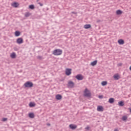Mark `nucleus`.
Listing matches in <instances>:
<instances>
[{
  "label": "nucleus",
  "mask_w": 131,
  "mask_h": 131,
  "mask_svg": "<svg viewBox=\"0 0 131 131\" xmlns=\"http://www.w3.org/2000/svg\"><path fill=\"white\" fill-rule=\"evenodd\" d=\"M47 125H48V126H50L51 125V124L48 123V124H47Z\"/></svg>",
  "instance_id": "obj_35"
},
{
  "label": "nucleus",
  "mask_w": 131,
  "mask_h": 131,
  "mask_svg": "<svg viewBox=\"0 0 131 131\" xmlns=\"http://www.w3.org/2000/svg\"><path fill=\"white\" fill-rule=\"evenodd\" d=\"M113 77H114L115 80H118V79H119L120 78V77L119 76V75H118V74H116L114 75Z\"/></svg>",
  "instance_id": "obj_11"
},
{
  "label": "nucleus",
  "mask_w": 131,
  "mask_h": 131,
  "mask_svg": "<svg viewBox=\"0 0 131 131\" xmlns=\"http://www.w3.org/2000/svg\"><path fill=\"white\" fill-rule=\"evenodd\" d=\"M10 57L12 58V59H15L16 58V53L15 52H13L11 54Z\"/></svg>",
  "instance_id": "obj_18"
},
{
  "label": "nucleus",
  "mask_w": 131,
  "mask_h": 131,
  "mask_svg": "<svg viewBox=\"0 0 131 131\" xmlns=\"http://www.w3.org/2000/svg\"><path fill=\"white\" fill-rule=\"evenodd\" d=\"M62 51L61 49H55L53 51V54L54 56H59L60 55H62Z\"/></svg>",
  "instance_id": "obj_1"
},
{
  "label": "nucleus",
  "mask_w": 131,
  "mask_h": 131,
  "mask_svg": "<svg viewBox=\"0 0 131 131\" xmlns=\"http://www.w3.org/2000/svg\"><path fill=\"white\" fill-rule=\"evenodd\" d=\"M75 77L77 80H82V79H83V76L81 74H78Z\"/></svg>",
  "instance_id": "obj_4"
},
{
  "label": "nucleus",
  "mask_w": 131,
  "mask_h": 131,
  "mask_svg": "<svg viewBox=\"0 0 131 131\" xmlns=\"http://www.w3.org/2000/svg\"><path fill=\"white\" fill-rule=\"evenodd\" d=\"M128 110H129V112L131 113V107H129Z\"/></svg>",
  "instance_id": "obj_34"
},
{
  "label": "nucleus",
  "mask_w": 131,
  "mask_h": 131,
  "mask_svg": "<svg viewBox=\"0 0 131 131\" xmlns=\"http://www.w3.org/2000/svg\"><path fill=\"white\" fill-rule=\"evenodd\" d=\"M17 43L19 45H21V43H23V38H18L16 40Z\"/></svg>",
  "instance_id": "obj_7"
},
{
  "label": "nucleus",
  "mask_w": 131,
  "mask_h": 131,
  "mask_svg": "<svg viewBox=\"0 0 131 131\" xmlns=\"http://www.w3.org/2000/svg\"><path fill=\"white\" fill-rule=\"evenodd\" d=\"M114 101H115V99L114 98H111L109 99L108 100V103H110V104H113V103H114Z\"/></svg>",
  "instance_id": "obj_17"
},
{
  "label": "nucleus",
  "mask_w": 131,
  "mask_h": 131,
  "mask_svg": "<svg viewBox=\"0 0 131 131\" xmlns=\"http://www.w3.org/2000/svg\"><path fill=\"white\" fill-rule=\"evenodd\" d=\"M118 42L119 45H124V40L122 39H120L118 40Z\"/></svg>",
  "instance_id": "obj_15"
},
{
  "label": "nucleus",
  "mask_w": 131,
  "mask_h": 131,
  "mask_svg": "<svg viewBox=\"0 0 131 131\" xmlns=\"http://www.w3.org/2000/svg\"><path fill=\"white\" fill-rule=\"evenodd\" d=\"M102 96H100V98H102Z\"/></svg>",
  "instance_id": "obj_37"
},
{
  "label": "nucleus",
  "mask_w": 131,
  "mask_h": 131,
  "mask_svg": "<svg viewBox=\"0 0 131 131\" xmlns=\"http://www.w3.org/2000/svg\"><path fill=\"white\" fill-rule=\"evenodd\" d=\"M29 117L30 118H34V114L33 113H29Z\"/></svg>",
  "instance_id": "obj_19"
},
{
  "label": "nucleus",
  "mask_w": 131,
  "mask_h": 131,
  "mask_svg": "<svg viewBox=\"0 0 131 131\" xmlns=\"http://www.w3.org/2000/svg\"><path fill=\"white\" fill-rule=\"evenodd\" d=\"M92 28V26L90 24H86L84 26V28L85 29H90V28Z\"/></svg>",
  "instance_id": "obj_12"
},
{
  "label": "nucleus",
  "mask_w": 131,
  "mask_h": 131,
  "mask_svg": "<svg viewBox=\"0 0 131 131\" xmlns=\"http://www.w3.org/2000/svg\"><path fill=\"white\" fill-rule=\"evenodd\" d=\"M85 129H87V130H90V126H87L85 128Z\"/></svg>",
  "instance_id": "obj_29"
},
{
  "label": "nucleus",
  "mask_w": 131,
  "mask_h": 131,
  "mask_svg": "<svg viewBox=\"0 0 131 131\" xmlns=\"http://www.w3.org/2000/svg\"><path fill=\"white\" fill-rule=\"evenodd\" d=\"M37 59H39V60H41L42 59V56H38Z\"/></svg>",
  "instance_id": "obj_27"
},
{
  "label": "nucleus",
  "mask_w": 131,
  "mask_h": 131,
  "mask_svg": "<svg viewBox=\"0 0 131 131\" xmlns=\"http://www.w3.org/2000/svg\"><path fill=\"white\" fill-rule=\"evenodd\" d=\"M99 98H101V96H99Z\"/></svg>",
  "instance_id": "obj_38"
},
{
  "label": "nucleus",
  "mask_w": 131,
  "mask_h": 131,
  "mask_svg": "<svg viewBox=\"0 0 131 131\" xmlns=\"http://www.w3.org/2000/svg\"><path fill=\"white\" fill-rule=\"evenodd\" d=\"M122 14V11L121 10H118L116 11V15H121Z\"/></svg>",
  "instance_id": "obj_22"
},
{
  "label": "nucleus",
  "mask_w": 131,
  "mask_h": 131,
  "mask_svg": "<svg viewBox=\"0 0 131 131\" xmlns=\"http://www.w3.org/2000/svg\"><path fill=\"white\" fill-rule=\"evenodd\" d=\"M8 120V118H3L2 121H7Z\"/></svg>",
  "instance_id": "obj_28"
},
{
  "label": "nucleus",
  "mask_w": 131,
  "mask_h": 131,
  "mask_svg": "<svg viewBox=\"0 0 131 131\" xmlns=\"http://www.w3.org/2000/svg\"><path fill=\"white\" fill-rule=\"evenodd\" d=\"M56 100H62V95L60 94H57L56 96Z\"/></svg>",
  "instance_id": "obj_16"
},
{
  "label": "nucleus",
  "mask_w": 131,
  "mask_h": 131,
  "mask_svg": "<svg viewBox=\"0 0 131 131\" xmlns=\"http://www.w3.org/2000/svg\"><path fill=\"white\" fill-rule=\"evenodd\" d=\"M97 111H99L100 112H103L104 111V107L102 106H98L97 107Z\"/></svg>",
  "instance_id": "obj_10"
},
{
  "label": "nucleus",
  "mask_w": 131,
  "mask_h": 131,
  "mask_svg": "<svg viewBox=\"0 0 131 131\" xmlns=\"http://www.w3.org/2000/svg\"><path fill=\"white\" fill-rule=\"evenodd\" d=\"M118 105L120 106V107H122L123 106H124V101H120L118 102Z\"/></svg>",
  "instance_id": "obj_13"
},
{
  "label": "nucleus",
  "mask_w": 131,
  "mask_h": 131,
  "mask_svg": "<svg viewBox=\"0 0 131 131\" xmlns=\"http://www.w3.org/2000/svg\"><path fill=\"white\" fill-rule=\"evenodd\" d=\"M118 66H122V63H118Z\"/></svg>",
  "instance_id": "obj_32"
},
{
  "label": "nucleus",
  "mask_w": 131,
  "mask_h": 131,
  "mask_svg": "<svg viewBox=\"0 0 131 131\" xmlns=\"http://www.w3.org/2000/svg\"><path fill=\"white\" fill-rule=\"evenodd\" d=\"M89 90H88L87 88H86L84 91V97H87V98H91L92 97V93L89 92Z\"/></svg>",
  "instance_id": "obj_2"
},
{
  "label": "nucleus",
  "mask_w": 131,
  "mask_h": 131,
  "mask_svg": "<svg viewBox=\"0 0 131 131\" xmlns=\"http://www.w3.org/2000/svg\"><path fill=\"white\" fill-rule=\"evenodd\" d=\"M29 9H30L31 10H34L35 7H34V5H29Z\"/></svg>",
  "instance_id": "obj_26"
},
{
  "label": "nucleus",
  "mask_w": 131,
  "mask_h": 131,
  "mask_svg": "<svg viewBox=\"0 0 131 131\" xmlns=\"http://www.w3.org/2000/svg\"><path fill=\"white\" fill-rule=\"evenodd\" d=\"M66 74L68 76H69L71 74V69H67L66 71Z\"/></svg>",
  "instance_id": "obj_8"
},
{
  "label": "nucleus",
  "mask_w": 131,
  "mask_h": 131,
  "mask_svg": "<svg viewBox=\"0 0 131 131\" xmlns=\"http://www.w3.org/2000/svg\"><path fill=\"white\" fill-rule=\"evenodd\" d=\"M38 5H39L40 6V7H42V6H43V4H42L40 3H38Z\"/></svg>",
  "instance_id": "obj_30"
},
{
  "label": "nucleus",
  "mask_w": 131,
  "mask_h": 131,
  "mask_svg": "<svg viewBox=\"0 0 131 131\" xmlns=\"http://www.w3.org/2000/svg\"><path fill=\"white\" fill-rule=\"evenodd\" d=\"M97 63H98V61L97 60H94V61L91 62V65L92 66H95L97 65Z\"/></svg>",
  "instance_id": "obj_20"
},
{
  "label": "nucleus",
  "mask_w": 131,
  "mask_h": 131,
  "mask_svg": "<svg viewBox=\"0 0 131 131\" xmlns=\"http://www.w3.org/2000/svg\"><path fill=\"white\" fill-rule=\"evenodd\" d=\"M107 81H103L101 82V85H102V86H105V85H107Z\"/></svg>",
  "instance_id": "obj_23"
},
{
  "label": "nucleus",
  "mask_w": 131,
  "mask_h": 131,
  "mask_svg": "<svg viewBox=\"0 0 131 131\" xmlns=\"http://www.w3.org/2000/svg\"><path fill=\"white\" fill-rule=\"evenodd\" d=\"M11 6L12 7H13L14 8H18V7H19V3H18L17 2H14L13 3H12L11 4Z\"/></svg>",
  "instance_id": "obj_9"
},
{
  "label": "nucleus",
  "mask_w": 131,
  "mask_h": 131,
  "mask_svg": "<svg viewBox=\"0 0 131 131\" xmlns=\"http://www.w3.org/2000/svg\"><path fill=\"white\" fill-rule=\"evenodd\" d=\"M96 22H97V23H99L101 22V20H97Z\"/></svg>",
  "instance_id": "obj_33"
},
{
  "label": "nucleus",
  "mask_w": 131,
  "mask_h": 131,
  "mask_svg": "<svg viewBox=\"0 0 131 131\" xmlns=\"http://www.w3.org/2000/svg\"><path fill=\"white\" fill-rule=\"evenodd\" d=\"M68 86L71 89L74 88V82H73L72 81H69L68 82Z\"/></svg>",
  "instance_id": "obj_6"
},
{
  "label": "nucleus",
  "mask_w": 131,
  "mask_h": 131,
  "mask_svg": "<svg viewBox=\"0 0 131 131\" xmlns=\"http://www.w3.org/2000/svg\"><path fill=\"white\" fill-rule=\"evenodd\" d=\"M29 107H32L35 106V103L31 102L29 104Z\"/></svg>",
  "instance_id": "obj_21"
},
{
  "label": "nucleus",
  "mask_w": 131,
  "mask_h": 131,
  "mask_svg": "<svg viewBox=\"0 0 131 131\" xmlns=\"http://www.w3.org/2000/svg\"><path fill=\"white\" fill-rule=\"evenodd\" d=\"M37 1H38V0H37Z\"/></svg>",
  "instance_id": "obj_39"
},
{
  "label": "nucleus",
  "mask_w": 131,
  "mask_h": 131,
  "mask_svg": "<svg viewBox=\"0 0 131 131\" xmlns=\"http://www.w3.org/2000/svg\"><path fill=\"white\" fill-rule=\"evenodd\" d=\"M127 120V116H123L122 117V120H123V121H125Z\"/></svg>",
  "instance_id": "obj_25"
},
{
  "label": "nucleus",
  "mask_w": 131,
  "mask_h": 131,
  "mask_svg": "<svg viewBox=\"0 0 131 131\" xmlns=\"http://www.w3.org/2000/svg\"><path fill=\"white\" fill-rule=\"evenodd\" d=\"M72 14H74L75 15H76V14H77V13L76 12L73 11V12H72Z\"/></svg>",
  "instance_id": "obj_31"
},
{
  "label": "nucleus",
  "mask_w": 131,
  "mask_h": 131,
  "mask_svg": "<svg viewBox=\"0 0 131 131\" xmlns=\"http://www.w3.org/2000/svg\"><path fill=\"white\" fill-rule=\"evenodd\" d=\"M15 36L18 37V36H20V35H21V32H20V31H16L15 32Z\"/></svg>",
  "instance_id": "obj_14"
},
{
  "label": "nucleus",
  "mask_w": 131,
  "mask_h": 131,
  "mask_svg": "<svg viewBox=\"0 0 131 131\" xmlns=\"http://www.w3.org/2000/svg\"><path fill=\"white\" fill-rule=\"evenodd\" d=\"M24 85L26 88H32L33 86V83L28 81H27L26 83H25Z\"/></svg>",
  "instance_id": "obj_3"
},
{
  "label": "nucleus",
  "mask_w": 131,
  "mask_h": 131,
  "mask_svg": "<svg viewBox=\"0 0 131 131\" xmlns=\"http://www.w3.org/2000/svg\"><path fill=\"white\" fill-rule=\"evenodd\" d=\"M69 127H70V128H71V129L74 130L77 128V125L73 124H71L69 125Z\"/></svg>",
  "instance_id": "obj_5"
},
{
  "label": "nucleus",
  "mask_w": 131,
  "mask_h": 131,
  "mask_svg": "<svg viewBox=\"0 0 131 131\" xmlns=\"http://www.w3.org/2000/svg\"><path fill=\"white\" fill-rule=\"evenodd\" d=\"M30 16H31V13H30V12H26L25 14V17H26L27 18L29 17Z\"/></svg>",
  "instance_id": "obj_24"
},
{
  "label": "nucleus",
  "mask_w": 131,
  "mask_h": 131,
  "mask_svg": "<svg viewBox=\"0 0 131 131\" xmlns=\"http://www.w3.org/2000/svg\"><path fill=\"white\" fill-rule=\"evenodd\" d=\"M114 131H118V129H115Z\"/></svg>",
  "instance_id": "obj_36"
}]
</instances>
